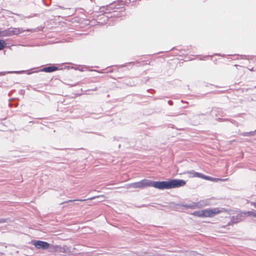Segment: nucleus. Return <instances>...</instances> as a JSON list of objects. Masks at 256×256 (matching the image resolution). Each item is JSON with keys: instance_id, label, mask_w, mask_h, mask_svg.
I'll list each match as a JSON object with an SVG mask.
<instances>
[{"instance_id": "5", "label": "nucleus", "mask_w": 256, "mask_h": 256, "mask_svg": "<svg viewBox=\"0 0 256 256\" xmlns=\"http://www.w3.org/2000/svg\"><path fill=\"white\" fill-rule=\"evenodd\" d=\"M185 174H188L190 175L189 176L190 177H192V178L198 177V178H202V176L204 175L202 174L196 172L194 170L188 171L186 172H185Z\"/></svg>"}, {"instance_id": "8", "label": "nucleus", "mask_w": 256, "mask_h": 256, "mask_svg": "<svg viewBox=\"0 0 256 256\" xmlns=\"http://www.w3.org/2000/svg\"><path fill=\"white\" fill-rule=\"evenodd\" d=\"M143 254H138L135 253H128L127 254L126 256H153L150 254H146L145 252L142 253Z\"/></svg>"}, {"instance_id": "7", "label": "nucleus", "mask_w": 256, "mask_h": 256, "mask_svg": "<svg viewBox=\"0 0 256 256\" xmlns=\"http://www.w3.org/2000/svg\"><path fill=\"white\" fill-rule=\"evenodd\" d=\"M58 68L55 66H50L44 68L42 70V72H51L54 71H56L58 70Z\"/></svg>"}, {"instance_id": "3", "label": "nucleus", "mask_w": 256, "mask_h": 256, "mask_svg": "<svg viewBox=\"0 0 256 256\" xmlns=\"http://www.w3.org/2000/svg\"><path fill=\"white\" fill-rule=\"evenodd\" d=\"M25 30L19 28H10L2 32V35L4 36H10L18 34L23 32Z\"/></svg>"}, {"instance_id": "14", "label": "nucleus", "mask_w": 256, "mask_h": 256, "mask_svg": "<svg viewBox=\"0 0 256 256\" xmlns=\"http://www.w3.org/2000/svg\"><path fill=\"white\" fill-rule=\"evenodd\" d=\"M184 206L186 207V208H190L192 207V206L190 205H185Z\"/></svg>"}, {"instance_id": "11", "label": "nucleus", "mask_w": 256, "mask_h": 256, "mask_svg": "<svg viewBox=\"0 0 256 256\" xmlns=\"http://www.w3.org/2000/svg\"><path fill=\"white\" fill-rule=\"evenodd\" d=\"M254 134H256V130L254 131V132H245L244 134L243 135L244 136H252V135H254Z\"/></svg>"}, {"instance_id": "10", "label": "nucleus", "mask_w": 256, "mask_h": 256, "mask_svg": "<svg viewBox=\"0 0 256 256\" xmlns=\"http://www.w3.org/2000/svg\"><path fill=\"white\" fill-rule=\"evenodd\" d=\"M245 214H247L248 216H253L256 217V212L254 211H248L245 212Z\"/></svg>"}, {"instance_id": "2", "label": "nucleus", "mask_w": 256, "mask_h": 256, "mask_svg": "<svg viewBox=\"0 0 256 256\" xmlns=\"http://www.w3.org/2000/svg\"><path fill=\"white\" fill-rule=\"evenodd\" d=\"M223 208H214L198 210L194 212L193 214L201 218L212 217L214 215L225 212Z\"/></svg>"}, {"instance_id": "4", "label": "nucleus", "mask_w": 256, "mask_h": 256, "mask_svg": "<svg viewBox=\"0 0 256 256\" xmlns=\"http://www.w3.org/2000/svg\"><path fill=\"white\" fill-rule=\"evenodd\" d=\"M32 244L38 249L46 250L50 246V244L47 242L42 240H34Z\"/></svg>"}, {"instance_id": "15", "label": "nucleus", "mask_w": 256, "mask_h": 256, "mask_svg": "<svg viewBox=\"0 0 256 256\" xmlns=\"http://www.w3.org/2000/svg\"><path fill=\"white\" fill-rule=\"evenodd\" d=\"M168 103L169 104L171 105L172 104V102L171 100H169L168 102Z\"/></svg>"}, {"instance_id": "6", "label": "nucleus", "mask_w": 256, "mask_h": 256, "mask_svg": "<svg viewBox=\"0 0 256 256\" xmlns=\"http://www.w3.org/2000/svg\"><path fill=\"white\" fill-rule=\"evenodd\" d=\"M202 178L206 180H210V181H214V182H218V181L224 182L227 180L226 178V179H222V178H212L210 176H205L204 174L203 175Z\"/></svg>"}, {"instance_id": "12", "label": "nucleus", "mask_w": 256, "mask_h": 256, "mask_svg": "<svg viewBox=\"0 0 256 256\" xmlns=\"http://www.w3.org/2000/svg\"><path fill=\"white\" fill-rule=\"evenodd\" d=\"M6 44V42L3 40H0V50H2Z\"/></svg>"}, {"instance_id": "1", "label": "nucleus", "mask_w": 256, "mask_h": 256, "mask_svg": "<svg viewBox=\"0 0 256 256\" xmlns=\"http://www.w3.org/2000/svg\"><path fill=\"white\" fill-rule=\"evenodd\" d=\"M186 182L183 180L174 179L168 181L154 182L144 179L140 182L130 184L126 185L127 188H143L146 187L164 190L179 188L186 184Z\"/></svg>"}, {"instance_id": "16", "label": "nucleus", "mask_w": 256, "mask_h": 256, "mask_svg": "<svg viewBox=\"0 0 256 256\" xmlns=\"http://www.w3.org/2000/svg\"><path fill=\"white\" fill-rule=\"evenodd\" d=\"M76 200H69L68 201V202H74V201H75Z\"/></svg>"}, {"instance_id": "13", "label": "nucleus", "mask_w": 256, "mask_h": 256, "mask_svg": "<svg viewBox=\"0 0 256 256\" xmlns=\"http://www.w3.org/2000/svg\"><path fill=\"white\" fill-rule=\"evenodd\" d=\"M7 220H8V219L1 218V219H0V224L7 222Z\"/></svg>"}, {"instance_id": "9", "label": "nucleus", "mask_w": 256, "mask_h": 256, "mask_svg": "<svg viewBox=\"0 0 256 256\" xmlns=\"http://www.w3.org/2000/svg\"><path fill=\"white\" fill-rule=\"evenodd\" d=\"M95 198H100L99 201L101 202V201L103 200L104 198V197L103 196H96H96H94V197H92L90 198H88L87 200H80V201H85L86 200H92L94 199Z\"/></svg>"}]
</instances>
